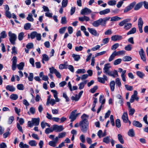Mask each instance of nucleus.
I'll use <instances>...</instances> for the list:
<instances>
[{"mask_svg": "<svg viewBox=\"0 0 148 148\" xmlns=\"http://www.w3.org/2000/svg\"><path fill=\"white\" fill-rule=\"evenodd\" d=\"M103 141L106 144L109 143L110 141V136H107L104 138Z\"/></svg>", "mask_w": 148, "mask_h": 148, "instance_id": "nucleus-50", "label": "nucleus"}, {"mask_svg": "<svg viewBox=\"0 0 148 148\" xmlns=\"http://www.w3.org/2000/svg\"><path fill=\"white\" fill-rule=\"evenodd\" d=\"M122 118L124 122L127 123L129 121V120L127 112H124L123 113L122 116Z\"/></svg>", "mask_w": 148, "mask_h": 148, "instance_id": "nucleus-18", "label": "nucleus"}, {"mask_svg": "<svg viewBox=\"0 0 148 148\" xmlns=\"http://www.w3.org/2000/svg\"><path fill=\"white\" fill-rule=\"evenodd\" d=\"M68 0H62V7L64 8L66 7L68 4Z\"/></svg>", "mask_w": 148, "mask_h": 148, "instance_id": "nucleus-51", "label": "nucleus"}, {"mask_svg": "<svg viewBox=\"0 0 148 148\" xmlns=\"http://www.w3.org/2000/svg\"><path fill=\"white\" fill-rule=\"evenodd\" d=\"M66 135V133L65 132H62L59 133L58 134V136L57 137L58 138V139L59 138H62L63 137L65 136Z\"/></svg>", "mask_w": 148, "mask_h": 148, "instance_id": "nucleus-56", "label": "nucleus"}, {"mask_svg": "<svg viewBox=\"0 0 148 148\" xmlns=\"http://www.w3.org/2000/svg\"><path fill=\"white\" fill-rule=\"evenodd\" d=\"M34 47V45L32 43L30 42L28 43L26 45V48L28 49H31L32 48Z\"/></svg>", "mask_w": 148, "mask_h": 148, "instance_id": "nucleus-63", "label": "nucleus"}, {"mask_svg": "<svg viewBox=\"0 0 148 148\" xmlns=\"http://www.w3.org/2000/svg\"><path fill=\"white\" fill-rule=\"evenodd\" d=\"M116 53V55L117 56L122 55L125 54V51L124 50H121L118 51H114Z\"/></svg>", "mask_w": 148, "mask_h": 148, "instance_id": "nucleus-45", "label": "nucleus"}, {"mask_svg": "<svg viewBox=\"0 0 148 148\" xmlns=\"http://www.w3.org/2000/svg\"><path fill=\"white\" fill-rule=\"evenodd\" d=\"M31 27V25L30 23H27L24 25V28L25 30H27L29 29Z\"/></svg>", "mask_w": 148, "mask_h": 148, "instance_id": "nucleus-42", "label": "nucleus"}, {"mask_svg": "<svg viewBox=\"0 0 148 148\" xmlns=\"http://www.w3.org/2000/svg\"><path fill=\"white\" fill-rule=\"evenodd\" d=\"M110 64H105L103 69V72L108 75L111 72L110 71Z\"/></svg>", "mask_w": 148, "mask_h": 148, "instance_id": "nucleus-13", "label": "nucleus"}, {"mask_svg": "<svg viewBox=\"0 0 148 148\" xmlns=\"http://www.w3.org/2000/svg\"><path fill=\"white\" fill-rule=\"evenodd\" d=\"M87 81L86 80L78 84V86H79V90L83 89L85 85L87 83Z\"/></svg>", "mask_w": 148, "mask_h": 148, "instance_id": "nucleus-26", "label": "nucleus"}, {"mask_svg": "<svg viewBox=\"0 0 148 148\" xmlns=\"http://www.w3.org/2000/svg\"><path fill=\"white\" fill-rule=\"evenodd\" d=\"M72 57L74 58V60L76 61H78L80 58V57L79 55L74 53L72 54Z\"/></svg>", "mask_w": 148, "mask_h": 148, "instance_id": "nucleus-34", "label": "nucleus"}, {"mask_svg": "<svg viewBox=\"0 0 148 148\" xmlns=\"http://www.w3.org/2000/svg\"><path fill=\"white\" fill-rule=\"evenodd\" d=\"M28 144L32 146H35L37 144V143L34 140H31L28 142Z\"/></svg>", "mask_w": 148, "mask_h": 148, "instance_id": "nucleus-46", "label": "nucleus"}, {"mask_svg": "<svg viewBox=\"0 0 148 148\" xmlns=\"http://www.w3.org/2000/svg\"><path fill=\"white\" fill-rule=\"evenodd\" d=\"M10 98L12 100H16L18 98V95L17 94H13L10 95Z\"/></svg>", "mask_w": 148, "mask_h": 148, "instance_id": "nucleus-44", "label": "nucleus"}, {"mask_svg": "<svg viewBox=\"0 0 148 148\" xmlns=\"http://www.w3.org/2000/svg\"><path fill=\"white\" fill-rule=\"evenodd\" d=\"M79 21L81 22H83L84 21H88L90 20V18L84 15L83 17H79L78 18Z\"/></svg>", "mask_w": 148, "mask_h": 148, "instance_id": "nucleus-20", "label": "nucleus"}, {"mask_svg": "<svg viewBox=\"0 0 148 148\" xmlns=\"http://www.w3.org/2000/svg\"><path fill=\"white\" fill-rule=\"evenodd\" d=\"M86 71L84 69H77L76 73L77 74L84 73L86 72Z\"/></svg>", "mask_w": 148, "mask_h": 148, "instance_id": "nucleus-52", "label": "nucleus"}, {"mask_svg": "<svg viewBox=\"0 0 148 148\" xmlns=\"http://www.w3.org/2000/svg\"><path fill=\"white\" fill-rule=\"evenodd\" d=\"M131 20V19L130 18L124 19L119 22V25L121 27L124 26V29L126 30H128L132 27V24L129 23Z\"/></svg>", "mask_w": 148, "mask_h": 148, "instance_id": "nucleus-3", "label": "nucleus"}, {"mask_svg": "<svg viewBox=\"0 0 148 148\" xmlns=\"http://www.w3.org/2000/svg\"><path fill=\"white\" fill-rule=\"evenodd\" d=\"M67 62H66L64 64H61L59 65V68L60 69H66L67 68L68 65Z\"/></svg>", "mask_w": 148, "mask_h": 148, "instance_id": "nucleus-28", "label": "nucleus"}, {"mask_svg": "<svg viewBox=\"0 0 148 148\" xmlns=\"http://www.w3.org/2000/svg\"><path fill=\"white\" fill-rule=\"evenodd\" d=\"M53 131H55L56 132H60L64 129L63 126L62 125H52Z\"/></svg>", "mask_w": 148, "mask_h": 148, "instance_id": "nucleus-8", "label": "nucleus"}, {"mask_svg": "<svg viewBox=\"0 0 148 148\" xmlns=\"http://www.w3.org/2000/svg\"><path fill=\"white\" fill-rule=\"evenodd\" d=\"M81 131L84 133L87 132L89 128L88 122L80 121L79 124Z\"/></svg>", "mask_w": 148, "mask_h": 148, "instance_id": "nucleus-4", "label": "nucleus"}, {"mask_svg": "<svg viewBox=\"0 0 148 148\" xmlns=\"http://www.w3.org/2000/svg\"><path fill=\"white\" fill-rule=\"evenodd\" d=\"M110 12V9L109 8H107L99 12V14L100 15H103L107 14Z\"/></svg>", "mask_w": 148, "mask_h": 148, "instance_id": "nucleus-23", "label": "nucleus"}, {"mask_svg": "<svg viewBox=\"0 0 148 148\" xmlns=\"http://www.w3.org/2000/svg\"><path fill=\"white\" fill-rule=\"evenodd\" d=\"M119 46V44L118 43H115L112 45L111 47L112 50H114L116 49Z\"/></svg>", "mask_w": 148, "mask_h": 148, "instance_id": "nucleus-61", "label": "nucleus"}, {"mask_svg": "<svg viewBox=\"0 0 148 148\" xmlns=\"http://www.w3.org/2000/svg\"><path fill=\"white\" fill-rule=\"evenodd\" d=\"M122 19V18L117 16H115L111 18V21H119Z\"/></svg>", "mask_w": 148, "mask_h": 148, "instance_id": "nucleus-32", "label": "nucleus"}, {"mask_svg": "<svg viewBox=\"0 0 148 148\" xmlns=\"http://www.w3.org/2000/svg\"><path fill=\"white\" fill-rule=\"evenodd\" d=\"M110 17L107 16L103 18H100L98 20L94 21L92 23V25L95 27H98L100 25L102 26H106L107 21H109Z\"/></svg>", "mask_w": 148, "mask_h": 148, "instance_id": "nucleus-1", "label": "nucleus"}, {"mask_svg": "<svg viewBox=\"0 0 148 148\" xmlns=\"http://www.w3.org/2000/svg\"><path fill=\"white\" fill-rule=\"evenodd\" d=\"M143 24V22L142 18L140 17L138 21V27L140 32L142 33L143 32L142 27Z\"/></svg>", "mask_w": 148, "mask_h": 148, "instance_id": "nucleus-9", "label": "nucleus"}, {"mask_svg": "<svg viewBox=\"0 0 148 148\" xmlns=\"http://www.w3.org/2000/svg\"><path fill=\"white\" fill-rule=\"evenodd\" d=\"M136 28L135 27H133L127 33V35H129L134 34L136 32Z\"/></svg>", "mask_w": 148, "mask_h": 148, "instance_id": "nucleus-39", "label": "nucleus"}, {"mask_svg": "<svg viewBox=\"0 0 148 148\" xmlns=\"http://www.w3.org/2000/svg\"><path fill=\"white\" fill-rule=\"evenodd\" d=\"M118 71L119 72L121 73V77L122 81L124 82H126V76L125 74L126 73V70H124L123 71L122 69L119 68L118 69Z\"/></svg>", "mask_w": 148, "mask_h": 148, "instance_id": "nucleus-7", "label": "nucleus"}, {"mask_svg": "<svg viewBox=\"0 0 148 148\" xmlns=\"http://www.w3.org/2000/svg\"><path fill=\"white\" fill-rule=\"evenodd\" d=\"M127 134L130 137H134L135 136V133L133 129H130L128 132Z\"/></svg>", "mask_w": 148, "mask_h": 148, "instance_id": "nucleus-30", "label": "nucleus"}, {"mask_svg": "<svg viewBox=\"0 0 148 148\" xmlns=\"http://www.w3.org/2000/svg\"><path fill=\"white\" fill-rule=\"evenodd\" d=\"M118 138L120 142L123 144L124 143V141L122 135L120 134L118 135Z\"/></svg>", "mask_w": 148, "mask_h": 148, "instance_id": "nucleus-41", "label": "nucleus"}, {"mask_svg": "<svg viewBox=\"0 0 148 148\" xmlns=\"http://www.w3.org/2000/svg\"><path fill=\"white\" fill-rule=\"evenodd\" d=\"M37 32H33L30 34V38L32 39L36 37V35H37Z\"/></svg>", "mask_w": 148, "mask_h": 148, "instance_id": "nucleus-59", "label": "nucleus"}, {"mask_svg": "<svg viewBox=\"0 0 148 148\" xmlns=\"http://www.w3.org/2000/svg\"><path fill=\"white\" fill-rule=\"evenodd\" d=\"M121 59L120 58L114 61V64L115 65L119 64L121 63Z\"/></svg>", "mask_w": 148, "mask_h": 148, "instance_id": "nucleus-62", "label": "nucleus"}, {"mask_svg": "<svg viewBox=\"0 0 148 148\" xmlns=\"http://www.w3.org/2000/svg\"><path fill=\"white\" fill-rule=\"evenodd\" d=\"M115 83L116 86H117L119 87H120L121 86V83L119 78H117L116 79L115 84Z\"/></svg>", "mask_w": 148, "mask_h": 148, "instance_id": "nucleus-38", "label": "nucleus"}, {"mask_svg": "<svg viewBox=\"0 0 148 148\" xmlns=\"http://www.w3.org/2000/svg\"><path fill=\"white\" fill-rule=\"evenodd\" d=\"M105 99L104 98L103 95H101L99 98V102L101 103V105L104 104L105 102Z\"/></svg>", "mask_w": 148, "mask_h": 148, "instance_id": "nucleus-27", "label": "nucleus"}, {"mask_svg": "<svg viewBox=\"0 0 148 148\" xmlns=\"http://www.w3.org/2000/svg\"><path fill=\"white\" fill-rule=\"evenodd\" d=\"M136 74L141 79L143 78L145 75L144 73L140 71H137Z\"/></svg>", "mask_w": 148, "mask_h": 148, "instance_id": "nucleus-25", "label": "nucleus"}, {"mask_svg": "<svg viewBox=\"0 0 148 148\" xmlns=\"http://www.w3.org/2000/svg\"><path fill=\"white\" fill-rule=\"evenodd\" d=\"M19 147L21 148H28L29 146L27 145L24 144L23 142H21L19 144Z\"/></svg>", "mask_w": 148, "mask_h": 148, "instance_id": "nucleus-37", "label": "nucleus"}, {"mask_svg": "<svg viewBox=\"0 0 148 148\" xmlns=\"http://www.w3.org/2000/svg\"><path fill=\"white\" fill-rule=\"evenodd\" d=\"M32 122L33 123L34 125L38 126L39 125L40 122L39 118H33L32 119Z\"/></svg>", "mask_w": 148, "mask_h": 148, "instance_id": "nucleus-21", "label": "nucleus"}, {"mask_svg": "<svg viewBox=\"0 0 148 148\" xmlns=\"http://www.w3.org/2000/svg\"><path fill=\"white\" fill-rule=\"evenodd\" d=\"M136 4V2H134L130 4L124 10V13L127 12L130 10L132 9Z\"/></svg>", "mask_w": 148, "mask_h": 148, "instance_id": "nucleus-15", "label": "nucleus"}, {"mask_svg": "<svg viewBox=\"0 0 148 148\" xmlns=\"http://www.w3.org/2000/svg\"><path fill=\"white\" fill-rule=\"evenodd\" d=\"M132 59V58L131 57L128 56H126L123 57V60L124 61H131Z\"/></svg>", "mask_w": 148, "mask_h": 148, "instance_id": "nucleus-54", "label": "nucleus"}, {"mask_svg": "<svg viewBox=\"0 0 148 148\" xmlns=\"http://www.w3.org/2000/svg\"><path fill=\"white\" fill-rule=\"evenodd\" d=\"M124 49L125 50L127 51H130L132 49V45L130 44L128 45H127L125 47Z\"/></svg>", "mask_w": 148, "mask_h": 148, "instance_id": "nucleus-58", "label": "nucleus"}, {"mask_svg": "<svg viewBox=\"0 0 148 148\" xmlns=\"http://www.w3.org/2000/svg\"><path fill=\"white\" fill-rule=\"evenodd\" d=\"M32 13H29L28 15V16L27 17V19L29 21L33 22L34 20V18L32 17Z\"/></svg>", "mask_w": 148, "mask_h": 148, "instance_id": "nucleus-40", "label": "nucleus"}, {"mask_svg": "<svg viewBox=\"0 0 148 148\" xmlns=\"http://www.w3.org/2000/svg\"><path fill=\"white\" fill-rule=\"evenodd\" d=\"M88 117V116L87 115L85 114H83L81 117V118L82 119L81 121H83L84 122H88L87 119Z\"/></svg>", "mask_w": 148, "mask_h": 148, "instance_id": "nucleus-31", "label": "nucleus"}, {"mask_svg": "<svg viewBox=\"0 0 148 148\" xmlns=\"http://www.w3.org/2000/svg\"><path fill=\"white\" fill-rule=\"evenodd\" d=\"M49 70L50 73L52 74L54 73L58 78H61V75L60 73L54 67L52 66L51 67L49 68Z\"/></svg>", "mask_w": 148, "mask_h": 148, "instance_id": "nucleus-6", "label": "nucleus"}, {"mask_svg": "<svg viewBox=\"0 0 148 148\" xmlns=\"http://www.w3.org/2000/svg\"><path fill=\"white\" fill-rule=\"evenodd\" d=\"M115 85V82L114 81H111L110 83V87L111 91H113L114 90Z\"/></svg>", "mask_w": 148, "mask_h": 148, "instance_id": "nucleus-33", "label": "nucleus"}, {"mask_svg": "<svg viewBox=\"0 0 148 148\" xmlns=\"http://www.w3.org/2000/svg\"><path fill=\"white\" fill-rule=\"evenodd\" d=\"M77 112V110H75L73 111L71 113L69 118L71 119V122H73L76 119V116H75V113Z\"/></svg>", "mask_w": 148, "mask_h": 148, "instance_id": "nucleus-16", "label": "nucleus"}, {"mask_svg": "<svg viewBox=\"0 0 148 148\" xmlns=\"http://www.w3.org/2000/svg\"><path fill=\"white\" fill-rule=\"evenodd\" d=\"M7 36V35L5 31H3L0 33V37L2 38H5Z\"/></svg>", "mask_w": 148, "mask_h": 148, "instance_id": "nucleus-57", "label": "nucleus"}, {"mask_svg": "<svg viewBox=\"0 0 148 148\" xmlns=\"http://www.w3.org/2000/svg\"><path fill=\"white\" fill-rule=\"evenodd\" d=\"M88 32L92 35L95 36H98L99 34L97 33V31L94 29L88 27Z\"/></svg>", "mask_w": 148, "mask_h": 148, "instance_id": "nucleus-14", "label": "nucleus"}, {"mask_svg": "<svg viewBox=\"0 0 148 148\" xmlns=\"http://www.w3.org/2000/svg\"><path fill=\"white\" fill-rule=\"evenodd\" d=\"M137 92L136 90L134 91V94L132 95L131 99L130 100V102L131 103H133L135 99L138 101L139 99V97H137Z\"/></svg>", "mask_w": 148, "mask_h": 148, "instance_id": "nucleus-10", "label": "nucleus"}, {"mask_svg": "<svg viewBox=\"0 0 148 148\" xmlns=\"http://www.w3.org/2000/svg\"><path fill=\"white\" fill-rule=\"evenodd\" d=\"M51 92L53 93L54 97L55 98L56 102H58L60 101V99L58 97V92L57 91L55 90H51Z\"/></svg>", "mask_w": 148, "mask_h": 148, "instance_id": "nucleus-19", "label": "nucleus"}, {"mask_svg": "<svg viewBox=\"0 0 148 148\" xmlns=\"http://www.w3.org/2000/svg\"><path fill=\"white\" fill-rule=\"evenodd\" d=\"M143 2H141L137 4L134 7V10H139L142 6Z\"/></svg>", "mask_w": 148, "mask_h": 148, "instance_id": "nucleus-36", "label": "nucleus"}, {"mask_svg": "<svg viewBox=\"0 0 148 148\" xmlns=\"http://www.w3.org/2000/svg\"><path fill=\"white\" fill-rule=\"evenodd\" d=\"M11 60L12 61V69L13 71H14L16 70V66L17 67L18 69L19 70H22L23 69V67L25 65L24 63L23 62H21L16 65L17 59L16 56H13Z\"/></svg>", "mask_w": 148, "mask_h": 148, "instance_id": "nucleus-2", "label": "nucleus"}, {"mask_svg": "<svg viewBox=\"0 0 148 148\" xmlns=\"http://www.w3.org/2000/svg\"><path fill=\"white\" fill-rule=\"evenodd\" d=\"M116 1L114 0H110L108 2V4L110 5H116Z\"/></svg>", "mask_w": 148, "mask_h": 148, "instance_id": "nucleus-48", "label": "nucleus"}, {"mask_svg": "<svg viewBox=\"0 0 148 148\" xmlns=\"http://www.w3.org/2000/svg\"><path fill=\"white\" fill-rule=\"evenodd\" d=\"M42 59L45 61H48L49 59V56L46 54H44L42 55Z\"/></svg>", "mask_w": 148, "mask_h": 148, "instance_id": "nucleus-49", "label": "nucleus"}, {"mask_svg": "<svg viewBox=\"0 0 148 148\" xmlns=\"http://www.w3.org/2000/svg\"><path fill=\"white\" fill-rule=\"evenodd\" d=\"M14 120V118L13 116H10L8 121V124H11Z\"/></svg>", "mask_w": 148, "mask_h": 148, "instance_id": "nucleus-47", "label": "nucleus"}, {"mask_svg": "<svg viewBox=\"0 0 148 148\" xmlns=\"http://www.w3.org/2000/svg\"><path fill=\"white\" fill-rule=\"evenodd\" d=\"M25 37V34L23 32H22L18 34V39L19 41H21L23 40L24 37Z\"/></svg>", "mask_w": 148, "mask_h": 148, "instance_id": "nucleus-29", "label": "nucleus"}, {"mask_svg": "<svg viewBox=\"0 0 148 148\" xmlns=\"http://www.w3.org/2000/svg\"><path fill=\"white\" fill-rule=\"evenodd\" d=\"M92 12V11L90 9L87 8H85L82 9L80 12V14L83 15H88Z\"/></svg>", "mask_w": 148, "mask_h": 148, "instance_id": "nucleus-11", "label": "nucleus"}, {"mask_svg": "<svg viewBox=\"0 0 148 148\" xmlns=\"http://www.w3.org/2000/svg\"><path fill=\"white\" fill-rule=\"evenodd\" d=\"M135 112V110L134 108H130L129 109V114L130 116H132Z\"/></svg>", "mask_w": 148, "mask_h": 148, "instance_id": "nucleus-53", "label": "nucleus"}, {"mask_svg": "<svg viewBox=\"0 0 148 148\" xmlns=\"http://www.w3.org/2000/svg\"><path fill=\"white\" fill-rule=\"evenodd\" d=\"M79 99L77 94L75 95V96H73L71 97V99L72 101H78Z\"/></svg>", "mask_w": 148, "mask_h": 148, "instance_id": "nucleus-60", "label": "nucleus"}, {"mask_svg": "<svg viewBox=\"0 0 148 148\" xmlns=\"http://www.w3.org/2000/svg\"><path fill=\"white\" fill-rule=\"evenodd\" d=\"M133 125L136 127H141L142 126V124L140 122L136 121H134L132 123Z\"/></svg>", "mask_w": 148, "mask_h": 148, "instance_id": "nucleus-24", "label": "nucleus"}, {"mask_svg": "<svg viewBox=\"0 0 148 148\" xmlns=\"http://www.w3.org/2000/svg\"><path fill=\"white\" fill-rule=\"evenodd\" d=\"M115 124L116 126L118 127L119 128L121 127V123L120 120L119 119H117L115 121Z\"/></svg>", "mask_w": 148, "mask_h": 148, "instance_id": "nucleus-55", "label": "nucleus"}, {"mask_svg": "<svg viewBox=\"0 0 148 148\" xmlns=\"http://www.w3.org/2000/svg\"><path fill=\"white\" fill-rule=\"evenodd\" d=\"M53 130L52 126L51 128H46L45 130V133L46 134H49L53 132Z\"/></svg>", "mask_w": 148, "mask_h": 148, "instance_id": "nucleus-43", "label": "nucleus"}, {"mask_svg": "<svg viewBox=\"0 0 148 148\" xmlns=\"http://www.w3.org/2000/svg\"><path fill=\"white\" fill-rule=\"evenodd\" d=\"M9 37V41L13 45H15V41L17 39L16 35L14 33H12L11 32H9L8 33Z\"/></svg>", "mask_w": 148, "mask_h": 148, "instance_id": "nucleus-5", "label": "nucleus"}, {"mask_svg": "<svg viewBox=\"0 0 148 148\" xmlns=\"http://www.w3.org/2000/svg\"><path fill=\"white\" fill-rule=\"evenodd\" d=\"M6 89L10 92H13L15 90V88L12 85H8L6 86Z\"/></svg>", "mask_w": 148, "mask_h": 148, "instance_id": "nucleus-22", "label": "nucleus"}, {"mask_svg": "<svg viewBox=\"0 0 148 148\" xmlns=\"http://www.w3.org/2000/svg\"><path fill=\"white\" fill-rule=\"evenodd\" d=\"M116 56V53L114 51L110 56L108 59L109 61L110 62L112 61L114 59L115 57Z\"/></svg>", "mask_w": 148, "mask_h": 148, "instance_id": "nucleus-35", "label": "nucleus"}, {"mask_svg": "<svg viewBox=\"0 0 148 148\" xmlns=\"http://www.w3.org/2000/svg\"><path fill=\"white\" fill-rule=\"evenodd\" d=\"M122 37L119 35H114L111 37V39L112 41H116L121 40L122 39Z\"/></svg>", "mask_w": 148, "mask_h": 148, "instance_id": "nucleus-17", "label": "nucleus"}, {"mask_svg": "<svg viewBox=\"0 0 148 148\" xmlns=\"http://www.w3.org/2000/svg\"><path fill=\"white\" fill-rule=\"evenodd\" d=\"M58 139L57 137H55L53 140L50 141L48 143L49 145L53 147H55L56 146L57 144L58 143Z\"/></svg>", "mask_w": 148, "mask_h": 148, "instance_id": "nucleus-12", "label": "nucleus"}, {"mask_svg": "<svg viewBox=\"0 0 148 148\" xmlns=\"http://www.w3.org/2000/svg\"><path fill=\"white\" fill-rule=\"evenodd\" d=\"M125 88L127 90L132 91L133 90V88L132 86L128 85L127 84H125Z\"/></svg>", "mask_w": 148, "mask_h": 148, "instance_id": "nucleus-64", "label": "nucleus"}]
</instances>
